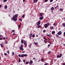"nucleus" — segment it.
I'll list each match as a JSON object with an SVG mask.
<instances>
[{"mask_svg":"<svg viewBox=\"0 0 65 65\" xmlns=\"http://www.w3.org/2000/svg\"><path fill=\"white\" fill-rule=\"evenodd\" d=\"M12 19L14 21V22H15L17 21L18 20V17H17V14H15L12 18Z\"/></svg>","mask_w":65,"mask_h":65,"instance_id":"f257e3e1","label":"nucleus"},{"mask_svg":"<svg viewBox=\"0 0 65 65\" xmlns=\"http://www.w3.org/2000/svg\"><path fill=\"white\" fill-rule=\"evenodd\" d=\"M20 50H22V51H24V49L23 48V45H21V46L19 47Z\"/></svg>","mask_w":65,"mask_h":65,"instance_id":"f03ea898","label":"nucleus"},{"mask_svg":"<svg viewBox=\"0 0 65 65\" xmlns=\"http://www.w3.org/2000/svg\"><path fill=\"white\" fill-rule=\"evenodd\" d=\"M28 55L27 54H22L21 55V57H26V56H27Z\"/></svg>","mask_w":65,"mask_h":65,"instance_id":"7ed1b4c3","label":"nucleus"},{"mask_svg":"<svg viewBox=\"0 0 65 65\" xmlns=\"http://www.w3.org/2000/svg\"><path fill=\"white\" fill-rule=\"evenodd\" d=\"M58 35H61L62 34V31H59L57 33Z\"/></svg>","mask_w":65,"mask_h":65,"instance_id":"20e7f679","label":"nucleus"},{"mask_svg":"<svg viewBox=\"0 0 65 65\" xmlns=\"http://www.w3.org/2000/svg\"><path fill=\"white\" fill-rule=\"evenodd\" d=\"M62 54H61L59 55H58L57 56V58H61V57H62Z\"/></svg>","mask_w":65,"mask_h":65,"instance_id":"39448f33","label":"nucleus"},{"mask_svg":"<svg viewBox=\"0 0 65 65\" xmlns=\"http://www.w3.org/2000/svg\"><path fill=\"white\" fill-rule=\"evenodd\" d=\"M48 24H45V25H44V27L45 28H46L47 27H48Z\"/></svg>","mask_w":65,"mask_h":65,"instance_id":"423d86ee","label":"nucleus"},{"mask_svg":"<svg viewBox=\"0 0 65 65\" xmlns=\"http://www.w3.org/2000/svg\"><path fill=\"white\" fill-rule=\"evenodd\" d=\"M40 23H41V21L39 20L37 22V25H40Z\"/></svg>","mask_w":65,"mask_h":65,"instance_id":"0eeeda50","label":"nucleus"},{"mask_svg":"<svg viewBox=\"0 0 65 65\" xmlns=\"http://www.w3.org/2000/svg\"><path fill=\"white\" fill-rule=\"evenodd\" d=\"M24 44L25 46V47H27V43L26 42H24Z\"/></svg>","mask_w":65,"mask_h":65,"instance_id":"6e6552de","label":"nucleus"},{"mask_svg":"<svg viewBox=\"0 0 65 65\" xmlns=\"http://www.w3.org/2000/svg\"><path fill=\"white\" fill-rule=\"evenodd\" d=\"M43 19V17H41L39 18V19L40 20H42Z\"/></svg>","mask_w":65,"mask_h":65,"instance_id":"1a4fd4ad","label":"nucleus"},{"mask_svg":"<svg viewBox=\"0 0 65 65\" xmlns=\"http://www.w3.org/2000/svg\"><path fill=\"white\" fill-rule=\"evenodd\" d=\"M38 0H34L33 2L34 3H36L37 2Z\"/></svg>","mask_w":65,"mask_h":65,"instance_id":"9d476101","label":"nucleus"},{"mask_svg":"<svg viewBox=\"0 0 65 65\" xmlns=\"http://www.w3.org/2000/svg\"><path fill=\"white\" fill-rule=\"evenodd\" d=\"M40 15L41 17L42 16V15H43V14L42 13H40Z\"/></svg>","mask_w":65,"mask_h":65,"instance_id":"9b49d317","label":"nucleus"},{"mask_svg":"<svg viewBox=\"0 0 65 65\" xmlns=\"http://www.w3.org/2000/svg\"><path fill=\"white\" fill-rule=\"evenodd\" d=\"M52 34H55V31H53L52 32Z\"/></svg>","mask_w":65,"mask_h":65,"instance_id":"f8f14e48","label":"nucleus"},{"mask_svg":"<svg viewBox=\"0 0 65 65\" xmlns=\"http://www.w3.org/2000/svg\"><path fill=\"white\" fill-rule=\"evenodd\" d=\"M51 10H54V7H52L51 8Z\"/></svg>","mask_w":65,"mask_h":65,"instance_id":"ddd939ff","label":"nucleus"},{"mask_svg":"<svg viewBox=\"0 0 65 65\" xmlns=\"http://www.w3.org/2000/svg\"><path fill=\"white\" fill-rule=\"evenodd\" d=\"M32 36V34H31L29 35V38H30V37H31Z\"/></svg>","mask_w":65,"mask_h":65,"instance_id":"4468645a","label":"nucleus"},{"mask_svg":"<svg viewBox=\"0 0 65 65\" xmlns=\"http://www.w3.org/2000/svg\"><path fill=\"white\" fill-rule=\"evenodd\" d=\"M0 45L1 47H3V44H0Z\"/></svg>","mask_w":65,"mask_h":65,"instance_id":"2eb2a0df","label":"nucleus"},{"mask_svg":"<svg viewBox=\"0 0 65 65\" xmlns=\"http://www.w3.org/2000/svg\"><path fill=\"white\" fill-rule=\"evenodd\" d=\"M41 27V25L38 26H37V28H40Z\"/></svg>","mask_w":65,"mask_h":65,"instance_id":"dca6fc26","label":"nucleus"},{"mask_svg":"<svg viewBox=\"0 0 65 65\" xmlns=\"http://www.w3.org/2000/svg\"><path fill=\"white\" fill-rule=\"evenodd\" d=\"M4 8L5 9H6L7 8V6L6 5L5 6Z\"/></svg>","mask_w":65,"mask_h":65,"instance_id":"f3484780","label":"nucleus"},{"mask_svg":"<svg viewBox=\"0 0 65 65\" xmlns=\"http://www.w3.org/2000/svg\"><path fill=\"white\" fill-rule=\"evenodd\" d=\"M62 25L63 26V27H65V23H62Z\"/></svg>","mask_w":65,"mask_h":65,"instance_id":"a211bd4d","label":"nucleus"},{"mask_svg":"<svg viewBox=\"0 0 65 65\" xmlns=\"http://www.w3.org/2000/svg\"><path fill=\"white\" fill-rule=\"evenodd\" d=\"M29 62L30 63L32 64L33 63V61L32 60H30L29 61Z\"/></svg>","mask_w":65,"mask_h":65,"instance_id":"6ab92c4d","label":"nucleus"},{"mask_svg":"<svg viewBox=\"0 0 65 65\" xmlns=\"http://www.w3.org/2000/svg\"><path fill=\"white\" fill-rule=\"evenodd\" d=\"M50 29H54V27L53 26L50 27Z\"/></svg>","mask_w":65,"mask_h":65,"instance_id":"aec40b11","label":"nucleus"},{"mask_svg":"<svg viewBox=\"0 0 65 65\" xmlns=\"http://www.w3.org/2000/svg\"><path fill=\"white\" fill-rule=\"evenodd\" d=\"M35 44L36 45H37L38 44V43H37V42H36L35 43Z\"/></svg>","mask_w":65,"mask_h":65,"instance_id":"412c9836","label":"nucleus"},{"mask_svg":"<svg viewBox=\"0 0 65 65\" xmlns=\"http://www.w3.org/2000/svg\"><path fill=\"white\" fill-rule=\"evenodd\" d=\"M62 10H63V9H62V8H60L59 9V10L60 11H62Z\"/></svg>","mask_w":65,"mask_h":65,"instance_id":"4be33fe9","label":"nucleus"},{"mask_svg":"<svg viewBox=\"0 0 65 65\" xmlns=\"http://www.w3.org/2000/svg\"><path fill=\"white\" fill-rule=\"evenodd\" d=\"M8 43V41H6V42L5 43V44H7V43Z\"/></svg>","mask_w":65,"mask_h":65,"instance_id":"5701e85b","label":"nucleus"},{"mask_svg":"<svg viewBox=\"0 0 65 65\" xmlns=\"http://www.w3.org/2000/svg\"><path fill=\"white\" fill-rule=\"evenodd\" d=\"M21 42L22 43H24V42H23V40H21Z\"/></svg>","mask_w":65,"mask_h":65,"instance_id":"b1692460","label":"nucleus"},{"mask_svg":"<svg viewBox=\"0 0 65 65\" xmlns=\"http://www.w3.org/2000/svg\"><path fill=\"white\" fill-rule=\"evenodd\" d=\"M59 36L58 35H56V37H59Z\"/></svg>","mask_w":65,"mask_h":65,"instance_id":"393cba45","label":"nucleus"},{"mask_svg":"<svg viewBox=\"0 0 65 65\" xmlns=\"http://www.w3.org/2000/svg\"><path fill=\"white\" fill-rule=\"evenodd\" d=\"M7 0H4V2H6Z\"/></svg>","mask_w":65,"mask_h":65,"instance_id":"a878e982","label":"nucleus"},{"mask_svg":"<svg viewBox=\"0 0 65 65\" xmlns=\"http://www.w3.org/2000/svg\"><path fill=\"white\" fill-rule=\"evenodd\" d=\"M4 54L5 56H7V54L6 53H5Z\"/></svg>","mask_w":65,"mask_h":65,"instance_id":"bb28decb","label":"nucleus"},{"mask_svg":"<svg viewBox=\"0 0 65 65\" xmlns=\"http://www.w3.org/2000/svg\"><path fill=\"white\" fill-rule=\"evenodd\" d=\"M43 38H44V39H45L46 40H47V39H46V38H45V37L44 36L43 37Z\"/></svg>","mask_w":65,"mask_h":65,"instance_id":"cd10ccee","label":"nucleus"},{"mask_svg":"<svg viewBox=\"0 0 65 65\" xmlns=\"http://www.w3.org/2000/svg\"><path fill=\"white\" fill-rule=\"evenodd\" d=\"M54 0H50V2H52Z\"/></svg>","mask_w":65,"mask_h":65,"instance_id":"c85d7f7f","label":"nucleus"},{"mask_svg":"<svg viewBox=\"0 0 65 65\" xmlns=\"http://www.w3.org/2000/svg\"><path fill=\"white\" fill-rule=\"evenodd\" d=\"M19 62H21V59L20 58H19Z\"/></svg>","mask_w":65,"mask_h":65,"instance_id":"c756f323","label":"nucleus"},{"mask_svg":"<svg viewBox=\"0 0 65 65\" xmlns=\"http://www.w3.org/2000/svg\"><path fill=\"white\" fill-rule=\"evenodd\" d=\"M46 30H43V32H45Z\"/></svg>","mask_w":65,"mask_h":65,"instance_id":"7c9ffc66","label":"nucleus"},{"mask_svg":"<svg viewBox=\"0 0 65 65\" xmlns=\"http://www.w3.org/2000/svg\"><path fill=\"white\" fill-rule=\"evenodd\" d=\"M12 54L13 55H14V53L13 52H12Z\"/></svg>","mask_w":65,"mask_h":65,"instance_id":"2f4dec72","label":"nucleus"},{"mask_svg":"<svg viewBox=\"0 0 65 65\" xmlns=\"http://www.w3.org/2000/svg\"><path fill=\"white\" fill-rule=\"evenodd\" d=\"M51 46V44H49L48 45V47H50Z\"/></svg>","mask_w":65,"mask_h":65,"instance_id":"473e14b6","label":"nucleus"},{"mask_svg":"<svg viewBox=\"0 0 65 65\" xmlns=\"http://www.w3.org/2000/svg\"><path fill=\"white\" fill-rule=\"evenodd\" d=\"M18 56L20 57H21V55L20 54H19L18 55Z\"/></svg>","mask_w":65,"mask_h":65,"instance_id":"72a5a7b5","label":"nucleus"},{"mask_svg":"<svg viewBox=\"0 0 65 65\" xmlns=\"http://www.w3.org/2000/svg\"><path fill=\"white\" fill-rule=\"evenodd\" d=\"M34 36H35V35L34 34H33L32 35V37H34Z\"/></svg>","mask_w":65,"mask_h":65,"instance_id":"f704fd0d","label":"nucleus"},{"mask_svg":"<svg viewBox=\"0 0 65 65\" xmlns=\"http://www.w3.org/2000/svg\"><path fill=\"white\" fill-rule=\"evenodd\" d=\"M22 17L23 18H24V17H25V15H23L22 16Z\"/></svg>","mask_w":65,"mask_h":65,"instance_id":"c9c22d12","label":"nucleus"},{"mask_svg":"<svg viewBox=\"0 0 65 65\" xmlns=\"http://www.w3.org/2000/svg\"><path fill=\"white\" fill-rule=\"evenodd\" d=\"M18 27H19V28H21V26L20 25H19L18 26Z\"/></svg>","mask_w":65,"mask_h":65,"instance_id":"e433bc0d","label":"nucleus"},{"mask_svg":"<svg viewBox=\"0 0 65 65\" xmlns=\"http://www.w3.org/2000/svg\"><path fill=\"white\" fill-rule=\"evenodd\" d=\"M33 59H34V60H36V58H33Z\"/></svg>","mask_w":65,"mask_h":65,"instance_id":"4c0bfd02","label":"nucleus"},{"mask_svg":"<svg viewBox=\"0 0 65 65\" xmlns=\"http://www.w3.org/2000/svg\"><path fill=\"white\" fill-rule=\"evenodd\" d=\"M26 64H28V62H26Z\"/></svg>","mask_w":65,"mask_h":65,"instance_id":"58836bf2","label":"nucleus"},{"mask_svg":"<svg viewBox=\"0 0 65 65\" xmlns=\"http://www.w3.org/2000/svg\"><path fill=\"white\" fill-rule=\"evenodd\" d=\"M3 38H0V40H2Z\"/></svg>","mask_w":65,"mask_h":65,"instance_id":"ea45409f","label":"nucleus"},{"mask_svg":"<svg viewBox=\"0 0 65 65\" xmlns=\"http://www.w3.org/2000/svg\"><path fill=\"white\" fill-rule=\"evenodd\" d=\"M19 20H20V21H22V19H19Z\"/></svg>","mask_w":65,"mask_h":65,"instance_id":"a19ab883","label":"nucleus"},{"mask_svg":"<svg viewBox=\"0 0 65 65\" xmlns=\"http://www.w3.org/2000/svg\"><path fill=\"white\" fill-rule=\"evenodd\" d=\"M47 0H45V2H47Z\"/></svg>","mask_w":65,"mask_h":65,"instance_id":"79ce46f5","label":"nucleus"},{"mask_svg":"<svg viewBox=\"0 0 65 65\" xmlns=\"http://www.w3.org/2000/svg\"><path fill=\"white\" fill-rule=\"evenodd\" d=\"M7 52V53H8V54H9V51H8Z\"/></svg>","mask_w":65,"mask_h":65,"instance_id":"37998d69","label":"nucleus"},{"mask_svg":"<svg viewBox=\"0 0 65 65\" xmlns=\"http://www.w3.org/2000/svg\"><path fill=\"white\" fill-rule=\"evenodd\" d=\"M47 24V25H49V26H50V23H48Z\"/></svg>","mask_w":65,"mask_h":65,"instance_id":"c03bdc74","label":"nucleus"},{"mask_svg":"<svg viewBox=\"0 0 65 65\" xmlns=\"http://www.w3.org/2000/svg\"><path fill=\"white\" fill-rule=\"evenodd\" d=\"M5 39H6V38L5 37H4L3 38V39H4V40H5Z\"/></svg>","mask_w":65,"mask_h":65,"instance_id":"a18cd8bd","label":"nucleus"},{"mask_svg":"<svg viewBox=\"0 0 65 65\" xmlns=\"http://www.w3.org/2000/svg\"><path fill=\"white\" fill-rule=\"evenodd\" d=\"M23 61L24 62H25V61H26V60H23Z\"/></svg>","mask_w":65,"mask_h":65,"instance_id":"49530a36","label":"nucleus"},{"mask_svg":"<svg viewBox=\"0 0 65 65\" xmlns=\"http://www.w3.org/2000/svg\"><path fill=\"white\" fill-rule=\"evenodd\" d=\"M48 54H50V53H51V51H49L48 52Z\"/></svg>","mask_w":65,"mask_h":65,"instance_id":"de8ad7c7","label":"nucleus"},{"mask_svg":"<svg viewBox=\"0 0 65 65\" xmlns=\"http://www.w3.org/2000/svg\"><path fill=\"white\" fill-rule=\"evenodd\" d=\"M43 59H41V61H43Z\"/></svg>","mask_w":65,"mask_h":65,"instance_id":"09e8293b","label":"nucleus"},{"mask_svg":"<svg viewBox=\"0 0 65 65\" xmlns=\"http://www.w3.org/2000/svg\"><path fill=\"white\" fill-rule=\"evenodd\" d=\"M53 25H54V26H55V25H56V24H55V23H54V24H53Z\"/></svg>","mask_w":65,"mask_h":65,"instance_id":"8fccbe9b","label":"nucleus"},{"mask_svg":"<svg viewBox=\"0 0 65 65\" xmlns=\"http://www.w3.org/2000/svg\"><path fill=\"white\" fill-rule=\"evenodd\" d=\"M64 35H65V32L63 33Z\"/></svg>","mask_w":65,"mask_h":65,"instance_id":"3c124183","label":"nucleus"},{"mask_svg":"<svg viewBox=\"0 0 65 65\" xmlns=\"http://www.w3.org/2000/svg\"><path fill=\"white\" fill-rule=\"evenodd\" d=\"M12 32H14L15 31L14 30H13L12 31Z\"/></svg>","mask_w":65,"mask_h":65,"instance_id":"603ef678","label":"nucleus"},{"mask_svg":"<svg viewBox=\"0 0 65 65\" xmlns=\"http://www.w3.org/2000/svg\"><path fill=\"white\" fill-rule=\"evenodd\" d=\"M23 2H25V0H23Z\"/></svg>","mask_w":65,"mask_h":65,"instance_id":"864d4df0","label":"nucleus"},{"mask_svg":"<svg viewBox=\"0 0 65 65\" xmlns=\"http://www.w3.org/2000/svg\"><path fill=\"white\" fill-rule=\"evenodd\" d=\"M45 43H47V41H45Z\"/></svg>","mask_w":65,"mask_h":65,"instance_id":"5fc2aeb1","label":"nucleus"},{"mask_svg":"<svg viewBox=\"0 0 65 65\" xmlns=\"http://www.w3.org/2000/svg\"><path fill=\"white\" fill-rule=\"evenodd\" d=\"M54 8H55V9H56V8H57V7H54Z\"/></svg>","mask_w":65,"mask_h":65,"instance_id":"6e6d98bb","label":"nucleus"},{"mask_svg":"<svg viewBox=\"0 0 65 65\" xmlns=\"http://www.w3.org/2000/svg\"><path fill=\"white\" fill-rule=\"evenodd\" d=\"M31 63H29V65H31Z\"/></svg>","mask_w":65,"mask_h":65,"instance_id":"4d7b16f0","label":"nucleus"},{"mask_svg":"<svg viewBox=\"0 0 65 65\" xmlns=\"http://www.w3.org/2000/svg\"><path fill=\"white\" fill-rule=\"evenodd\" d=\"M51 12H52V13H53V11H51Z\"/></svg>","mask_w":65,"mask_h":65,"instance_id":"13d9d810","label":"nucleus"},{"mask_svg":"<svg viewBox=\"0 0 65 65\" xmlns=\"http://www.w3.org/2000/svg\"><path fill=\"white\" fill-rule=\"evenodd\" d=\"M47 36H50V35H47Z\"/></svg>","mask_w":65,"mask_h":65,"instance_id":"bf43d9fd","label":"nucleus"},{"mask_svg":"<svg viewBox=\"0 0 65 65\" xmlns=\"http://www.w3.org/2000/svg\"><path fill=\"white\" fill-rule=\"evenodd\" d=\"M23 53H25V51H23V52H22Z\"/></svg>","mask_w":65,"mask_h":65,"instance_id":"052dcab7","label":"nucleus"},{"mask_svg":"<svg viewBox=\"0 0 65 65\" xmlns=\"http://www.w3.org/2000/svg\"><path fill=\"white\" fill-rule=\"evenodd\" d=\"M49 43H50V44H51V41Z\"/></svg>","mask_w":65,"mask_h":65,"instance_id":"680f3d73","label":"nucleus"},{"mask_svg":"<svg viewBox=\"0 0 65 65\" xmlns=\"http://www.w3.org/2000/svg\"><path fill=\"white\" fill-rule=\"evenodd\" d=\"M1 5H0V8H1Z\"/></svg>","mask_w":65,"mask_h":65,"instance_id":"e2e57ef3","label":"nucleus"},{"mask_svg":"<svg viewBox=\"0 0 65 65\" xmlns=\"http://www.w3.org/2000/svg\"><path fill=\"white\" fill-rule=\"evenodd\" d=\"M63 65H65V63H63Z\"/></svg>","mask_w":65,"mask_h":65,"instance_id":"0e129e2a","label":"nucleus"},{"mask_svg":"<svg viewBox=\"0 0 65 65\" xmlns=\"http://www.w3.org/2000/svg\"><path fill=\"white\" fill-rule=\"evenodd\" d=\"M36 37H38V35H36Z\"/></svg>","mask_w":65,"mask_h":65,"instance_id":"69168bd1","label":"nucleus"},{"mask_svg":"<svg viewBox=\"0 0 65 65\" xmlns=\"http://www.w3.org/2000/svg\"><path fill=\"white\" fill-rule=\"evenodd\" d=\"M65 45V44H63V45H64H64Z\"/></svg>","mask_w":65,"mask_h":65,"instance_id":"338daca9","label":"nucleus"},{"mask_svg":"<svg viewBox=\"0 0 65 65\" xmlns=\"http://www.w3.org/2000/svg\"><path fill=\"white\" fill-rule=\"evenodd\" d=\"M48 39H49V40H50V38H48Z\"/></svg>","mask_w":65,"mask_h":65,"instance_id":"774afa93","label":"nucleus"}]
</instances>
